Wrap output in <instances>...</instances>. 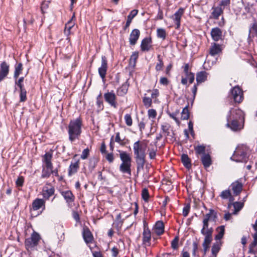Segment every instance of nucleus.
Instances as JSON below:
<instances>
[{"label": "nucleus", "instance_id": "nucleus-54", "mask_svg": "<svg viewBox=\"0 0 257 257\" xmlns=\"http://www.w3.org/2000/svg\"><path fill=\"white\" fill-rule=\"evenodd\" d=\"M143 102L146 107H151L152 103V98L148 97H144L143 99Z\"/></svg>", "mask_w": 257, "mask_h": 257}, {"label": "nucleus", "instance_id": "nucleus-30", "mask_svg": "<svg viewBox=\"0 0 257 257\" xmlns=\"http://www.w3.org/2000/svg\"><path fill=\"white\" fill-rule=\"evenodd\" d=\"M73 18H74V15L71 18V19L65 25L64 33L67 36H68L70 35L71 30L75 25V23L73 20Z\"/></svg>", "mask_w": 257, "mask_h": 257}, {"label": "nucleus", "instance_id": "nucleus-28", "mask_svg": "<svg viewBox=\"0 0 257 257\" xmlns=\"http://www.w3.org/2000/svg\"><path fill=\"white\" fill-rule=\"evenodd\" d=\"M119 152H120V159L122 161L121 163L131 164L132 159L130 155L126 152L120 151H119Z\"/></svg>", "mask_w": 257, "mask_h": 257}, {"label": "nucleus", "instance_id": "nucleus-60", "mask_svg": "<svg viewBox=\"0 0 257 257\" xmlns=\"http://www.w3.org/2000/svg\"><path fill=\"white\" fill-rule=\"evenodd\" d=\"M89 155V150L88 148L84 149L81 155V158L83 160L86 159Z\"/></svg>", "mask_w": 257, "mask_h": 257}, {"label": "nucleus", "instance_id": "nucleus-42", "mask_svg": "<svg viewBox=\"0 0 257 257\" xmlns=\"http://www.w3.org/2000/svg\"><path fill=\"white\" fill-rule=\"evenodd\" d=\"M157 36L159 38L165 40L166 38L167 33L166 30L163 28H158L157 30Z\"/></svg>", "mask_w": 257, "mask_h": 257}, {"label": "nucleus", "instance_id": "nucleus-61", "mask_svg": "<svg viewBox=\"0 0 257 257\" xmlns=\"http://www.w3.org/2000/svg\"><path fill=\"white\" fill-rule=\"evenodd\" d=\"M49 2L48 1L43 2L41 4V11L43 13L45 12V10H46L49 7Z\"/></svg>", "mask_w": 257, "mask_h": 257}, {"label": "nucleus", "instance_id": "nucleus-7", "mask_svg": "<svg viewBox=\"0 0 257 257\" xmlns=\"http://www.w3.org/2000/svg\"><path fill=\"white\" fill-rule=\"evenodd\" d=\"M105 101L111 107L116 108L117 107V97L113 90L104 94Z\"/></svg>", "mask_w": 257, "mask_h": 257}, {"label": "nucleus", "instance_id": "nucleus-45", "mask_svg": "<svg viewBox=\"0 0 257 257\" xmlns=\"http://www.w3.org/2000/svg\"><path fill=\"white\" fill-rule=\"evenodd\" d=\"M158 63H157L155 69L157 71H161L164 66V63L160 55L157 56Z\"/></svg>", "mask_w": 257, "mask_h": 257}, {"label": "nucleus", "instance_id": "nucleus-15", "mask_svg": "<svg viewBox=\"0 0 257 257\" xmlns=\"http://www.w3.org/2000/svg\"><path fill=\"white\" fill-rule=\"evenodd\" d=\"M161 130L163 133H164L166 137H171V139H173L174 133L172 130L171 129L170 125L168 123H164L161 124Z\"/></svg>", "mask_w": 257, "mask_h": 257}, {"label": "nucleus", "instance_id": "nucleus-18", "mask_svg": "<svg viewBox=\"0 0 257 257\" xmlns=\"http://www.w3.org/2000/svg\"><path fill=\"white\" fill-rule=\"evenodd\" d=\"M9 72V66L6 62H3L0 67V82L8 75Z\"/></svg>", "mask_w": 257, "mask_h": 257}, {"label": "nucleus", "instance_id": "nucleus-17", "mask_svg": "<svg viewBox=\"0 0 257 257\" xmlns=\"http://www.w3.org/2000/svg\"><path fill=\"white\" fill-rule=\"evenodd\" d=\"M140 35V32L137 29H134L130 34L129 38L130 44L132 45H135Z\"/></svg>", "mask_w": 257, "mask_h": 257}, {"label": "nucleus", "instance_id": "nucleus-26", "mask_svg": "<svg viewBox=\"0 0 257 257\" xmlns=\"http://www.w3.org/2000/svg\"><path fill=\"white\" fill-rule=\"evenodd\" d=\"M52 159V154L49 152L46 153L43 156V165L48 166V167L53 166Z\"/></svg>", "mask_w": 257, "mask_h": 257}, {"label": "nucleus", "instance_id": "nucleus-43", "mask_svg": "<svg viewBox=\"0 0 257 257\" xmlns=\"http://www.w3.org/2000/svg\"><path fill=\"white\" fill-rule=\"evenodd\" d=\"M23 70V65L22 63H19L15 66V70L14 75V77L17 79L20 74L22 73Z\"/></svg>", "mask_w": 257, "mask_h": 257}, {"label": "nucleus", "instance_id": "nucleus-46", "mask_svg": "<svg viewBox=\"0 0 257 257\" xmlns=\"http://www.w3.org/2000/svg\"><path fill=\"white\" fill-rule=\"evenodd\" d=\"M20 101L25 102L27 100V91L24 88H20Z\"/></svg>", "mask_w": 257, "mask_h": 257}, {"label": "nucleus", "instance_id": "nucleus-50", "mask_svg": "<svg viewBox=\"0 0 257 257\" xmlns=\"http://www.w3.org/2000/svg\"><path fill=\"white\" fill-rule=\"evenodd\" d=\"M115 142L118 143L120 146H123L126 144L124 139H121L119 132L116 133Z\"/></svg>", "mask_w": 257, "mask_h": 257}, {"label": "nucleus", "instance_id": "nucleus-19", "mask_svg": "<svg viewBox=\"0 0 257 257\" xmlns=\"http://www.w3.org/2000/svg\"><path fill=\"white\" fill-rule=\"evenodd\" d=\"M211 35L214 41H218L222 39V31L218 27L212 29Z\"/></svg>", "mask_w": 257, "mask_h": 257}, {"label": "nucleus", "instance_id": "nucleus-37", "mask_svg": "<svg viewBox=\"0 0 257 257\" xmlns=\"http://www.w3.org/2000/svg\"><path fill=\"white\" fill-rule=\"evenodd\" d=\"M189 80V83L191 84L194 80V74L193 73H190L188 75H186L185 77H182L181 83L183 85H186L187 81Z\"/></svg>", "mask_w": 257, "mask_h": 257}, {"label": "nucleus", "instance_id": "nucleus-20", "mask_svg": "<svg viewBox=\"0 0 257 257\" xmlns=\"http://www.w3.org/2000/svg\"><path fill=\"white\" fill-rule=\"evenodd\" d=\"M83 238L86 244H88L92 242L93 239V235L88 228L83 229Z\"/></svg>", "mask_w": 257, "mask_h": 257}, {"label": "nucleus", "instance_id": "nucleus-48", "mask_svg": "<svg viewBox=\"0 0 257 257\" xmlns=\"http://www.w3.org/2000/svg\"><path fill=\"white\" fill-rule=\"evenodd\" d=\"M189 112L188 109V106H186L182 110L181 113V118L182 119L186 120L189 118Z\"/></svg>", "mask_w": 257, "mask_h": 257}, {"label": "nucleus", "instance_id": "nucleus-8", "mask_svg": "<svg viewBox=\"0 0 257 257\" xmlns=\"http://www.w3.org/2000/svg\"><path fill=\"white\" fill-rule=\"evenodd\" d=\"M231 97L235 102L240 103L243 99V92L241 88L236 86L230 90Z\"/></svg>", "mask_w": 257, "mask_h": 257}, {"label": "nucleus", "instance_id": "nucleus-55", "mask_svg": "<svg viewBox=\"0 0 257 257\" xmlns=\"http://www.w3.org/2000/svg\"><path fill=\"white\" fill-rule=\"evenodd\" d=\"M243 206V203H241L239 202H235L233 203V207L234 208V213H235L236 212L239 211L241 209V208Z\"/></svg>", "mask_w": 257, "mask_h": 257}, {"label": "nucleus", "instance_id": "nucleus-56", "mask_svg": "<svg viewBox=\"0 0 257 257\" xmlns=\"http://www.w3.org/2000/svg\"><path fill=\"white\" fill-rule=\"evenodd\" d=\"M148 115L150 118L154 119L157 115V112L154 109H150L148 111Z\"/></svg>", "mask_w": 257, "mask_h": 257}, {"label": "nucleus", "instance_id": "nucleus-12", "mask_svg": "<svg viewBox=\"0 0 257 257\" xmlns=\"http://www.w3.org/2000/svg\"><path fill=\"white\" fill-rule=\"evenodd\" d=\"M201 233L204 236V239L202 243L204 252L205 254L208 248L209 245L212 240V233L207 232H201Z\"/></svg>", "mask_w": 257, "mask_h": 257}, {"label": "nucleus", "instance_id": "nucleus-47", "mask_svg": "<svg viewBox=\"0 0 257 257\" xmlns=\"http://www.w3.org/2000/svg\"><path fill=\"white\" fill-rule=\"evenodd\" d=\"M195 152L197 155L206 154L205 153V147L203 145H198L194 147Z\"/></svg>", "mask_w": 257, "mask_h": 257}, {"label": "nucleus", "instance_id": "nucleus-59", "mask_svg": "<svg viewBox=\"0 0 257 257\" xmlns=\"http://www.w3.org/2000/svg\"><path fill=\"white\" fill-rule=\"evenodd\" d=\"M24 182V178L23 176H19L16 181L18 187H22Z\"/></svg>", "mask_w": 257, "mask_h": 257}, {"label": "nucleus", "instance_id": "nucleus-13", "mask_svg": "<svg viewBox=\"0 0 257 257\" xmlns=\"http://www.w3.org/2000/svg\"><path fill=\"white\" fill-rule=\"evenodd\" d=\"M184 13V9L180 8L177 12H175L174 15L171 17V18L176 25V29H179L180 28L181 19Z\"/></svg>", "mask_w": 257, "mask_h": 257}, {"label": "nucleus", "instance_id": "nucleus-36", "mask_svg": "<svg viewBox=\"0 0 257 257\" xmlns=\"http://www.w3.org/2000/svg\"><path fill=\"white\" fill-rule=\"evenodd\" d=\"M202 163L205 168H207L211 164V160L210 156L208 154H204L201 158Z\"/></svg>", "mask_w": 257, "mask_h": 257}, {"label": "nucleus", "instance_id": "nucleus-6", "mask_svg": "<svg viewBox=\"0 0 257 257\" xmlns=\"http://www.w3.org/2000/svg\"><path fill=\"white\" fill-rule=\"evenodd\" d=\"M41 240V237L40 234L35 231H33L31 236L25 239V245L26 249L28 251L34 250Z\"/></svg>", "mask_w": 257, "mask_h": 257}, {"label": "nucleus", "instance_id": "nucleus-35", "mask_svg": "<svg viewBox=\"0 0 257 257\" xmlns=\"http://www.w3.org/2000/svg\"><path fill=\"white\" fill-rule=\"evenodd\" d=\"M79 168V161H76L74 163H71L69 166L68 169V175L71 176L72 175L76 173Z\"/></svg>", "mask_w": 257, "mask_h": 257}, {"label": "nucleus", "instance_id": "nucleus-52", "mask_svg": "<svg viewBox=\"0 0 257 257\" xmlns=\"http://www.w3.org/2000/svg\"><path fill=\"white\" fill-rule=\"evenodd\" d=\"M124 119L125 121V124L128 126H131L133 124V119L131 114H126L124 116Z\"/></svg>", "mask_w": 257, "mask_h": 257}, {"label": "nucleus", "instance_id": "nucleus-58", "mask_svg": "<svg viewBox=\"0 0 257 257\" xmlns=\"http://www.w3.org/2000/svg\"><path fill=\"white\" fill-rule=\"evenodd\" d=\"M142 198H143V199L145 201H148L149 197V192H148V190L147 189L144 188L143 189L142 193Z\"/></svg>", "mask_w": 257, "mask_h": 257}, {"label": "nucleus", "instance_id": "nucleus-44", "mask_svg": "<svg viewBox=\"0 0 257 257\" xmlns=\"http://www.w3.org/2000/svg\"><path fill=\"white\" fill-rule=\"evenodd\" d=\"M138 57L139 53L138 52H133L130 59V64L134 67L136 65V61L138 59Z\"/></svg>", "mask_w": 257, "mask_h": 257}, {"label": "nucleus", "instance_id": "nucleus-49", "mask_svg": "<svg viewBox=\"0 0 257 257\" xmlns=\"http://www.w3.org/2000/svg\"><path fill=\"white\" fill-rule=\"evenodd\" d=\"M167 113L169 115V116L173 118L178 124H179L180 121L179 119L177 117V115L179 113V110H177L175 112L173 113H171L168 111Z\"/></svg>", "mask_w": 257, "mask_h": 257}, {"label": "nucleus", "instance_id": "nucleus-53", "mask_svg": "<svg viewBox=\"0 0 257 257\" xmlns=\"http://www.w3.org/2000/svg\"><path fill=\"white\" fill-rule=\"evenodd\" d=\"M157 146L154 147L152 149H149V157L151 159H154L155 158L156 156V152H157Z\"/></svg>", "mask_w": 257, "mask_h": 257}, {"label": "nucleus", "instance_id": "nucleus-51", "mask_svg": "<svg viewBox=\"0 0 257 257\" xmlns=\"http://www.w3.org/2000/svg\"><path fill=\"white\" fill-rule=\"evenodd\" d=\"M123 223V219L121 218V214L119 213L116 217L115 223L117 227H121Z\"/></svg>", "mask_w": 257, "mask_h": 257}, {"label": "nucleus", "instance_id": "nucleus-10", "mask_svg": "<svg viewBox=\"0 0 257 257\" xmlns=\"http://www.w3.org/2000/svg\"><path fill=\"white\" fill-rule=\"evenodd\" d=\"M61 195L63 197L68 206L71 207L75 200V196L69 190H63L60 192Z\"/></svg>", "mask_w": 257, "mask_h": 257}, {"label": "nucleus", "instance_id": "nucleus-25", "mask_svg": "<svg viewBox=\"0 0 257 257\" xmlns=\"http://www.w3.org/2000/svg\"><path fill=\"white\" fill-rule=\"evenodd\" d=\"M154 229L157 235H160L162 234L164 232L163 222L162 221H158L154 226Z\"/></svg>", "mask_w": 257, "mask_h": 257}, {"label": "nucleus", "instance_id": "nucleus-21", "mask_svg": "<svg viewBox=\"0 0 257 257\" xmlns=\"http://www.w3.org/2000/svg\"><path fill=\"white\" fill-rule=\"evenodd\" d=\"M252 237L253 240L249 244V250L250 253L255 254L257 252V232L254 233Z\"/></svg>", "mask_w": 257, "mask_h": 257}, {"label": "nucleus", "instance_id": "nucleus-40", "mask_svg": "<svg viewBox=\"0 0 257 257\" xmlns=\"http://www.w3.org/2000/svg\"><path fill=\"white\" fill-rule=\"evenodd\" d=\"M220 249V244L218 242L214 243L212 246L211 253L214 257H216L218 252Z\"/></svg>", "mask_w": 257, "mask_h": 257}, {"label": "nucleus", "instance_id": "nucleus-1", "mask_svg": "<svg viewBox=\"0 0 257 257\" xmlns=\"http://www.w3.org/2000/svg\"><path fill=\"white\" fill-rule=\"evenodd\" d=\"M226 125L234 132L239 131L244 127V113L240 109L232 108L227 116Z\"/></svg>", "mask_w": 257, "mask_h": 257}, {"label": "nucleus", "instance_id": "nucleus-57", "mask_svg": "<svg viewBox=\"0 0 257 257\" xmlns=\"http://www.w3.org/2000/svg\"><path fill=\"white\" fill-rule=\"evenodd\" d=\"M15 84L17 85L19 88H24V85L23 84V82L24 80V77H20L18 80L17 79H15Z\"/></svg>", "mask_w": 257, "mask_h": 257}, {"label": "nucleus", "instance_id": "nucleus-39", "mask_svg": "<svg viewBox=\"0 0 257 257\" xmlns=\"http://www.w3.org/2000/svg\"><path fill=\"white\" fill-rule=\"evenodd\" d=\"M181 161L184 166L187 168H190L191 166L190 159L186 154H182L181 156Z\"/></svg>", "mask_w": 257, "mask_h": 257}, {"label": "nucleus", "instance_id": "nucleus-2", "mask_svg": "<svg viewBox=\"0 0 257 257\" xmlns=\"http://www.w3.org/2000/svg\"><path fill=\"white\" fill-rule=\"evenodd\" d=\"M147 144L143 142L138 141L133 145L135 158L137 164V168H143L146 156Z\"/></svg>", "mask_w": 257, "mask_h": 257}, {"label": "nucleus", "instance_id": "nucleus-27", "mask_svg": "<svg viewBox=\"0 0 257 257\" xmlns=\"http://www.w3.org/2000/svg\"><path fill=\"white\" fill-rule=\"evenodd\" d=\"M208 73L204 71L198 72L196 74V81L197 84L201 83L207 80Z\"/></svg>", "mask_w": 257, "mask_h": 257}, {"label": "nucleus", "instance_id": "nucleus-11", "mask_svg": "<svg viewBox=\"0 0 257 257\" xmlns=\"http://www.w3.org/2000/svg\"><path fill=\"white\" fill-rule=\"evenodd\" d=\"M42 208V211L45 209V200L43 199L37 198L35 199L31 208V211H37Z\"/></svg>", "mask_w": 257, "mask_h": 257}, {"label": "nucleus", "instance_id": "nucleus-63", "mask_svg": "<svg viewBox=\"0 0 257 257\" xmlns=\"http://www.w3.org/2000/svg\"><path fill=\"white\" fill-rule=\"evenodd\" d=\"M178 238L176 237L171 242V247L175 249L178 248Z\"/></svg>", "mask_w": 257, "mask_h": 257}, {"label": "nucleus", "instance_id": "nucleus-33", "mask_svg": "<svg viewBox=\"0 0 257 257\" xmlns=\"http://www.w3.org/2000/svg\"><path fill=\"white\" fill-rule=\"evenodd\" d=\"M131 164L121 163L119 166V171L122 173L131 175Z\"/></svg>", "mask_w": 257, "mask_h": 257}, {"label": "nucleus", "instance_id": "nucleus-34", "mask_svg": "<svg viewBox=\"0 0 257 257\" xmlns=\"http://www.w3.org/2000/svg\"><path fill=\"white\" fill-rule=\"evenodd\" d=\"M138 11L136 10H132L130 14L127 16V21L125 24V26L124 27V29L126 30L130 25L132 20L138 14Z\"/></svg>", "mask_w": 257, "mask_h": 257}, {"label": "nucleus", "instance_id": "nucleus-62", "mask_svg": "<svg viewBox=\"0 0 257 257\" xmlns=\"http://www.w3.org/2000/svg\"><path fill=\"white\" fill-rule=\"evenodd\" d=\"M190 206L189 204H187L183 208V215L185 217H186L188 215V214L190 211Z\"/></svg>", "mask_w": 257, "mask_h": 257}, {"label": "nucleus", "instance_id": "nucleus-23", "mask_svg": "<svg viewBox=\"0 0 257 257\" xmlns=\"http://www.w3.org/2000/svg\"><path fill=\"white\" fill-rule=\"evenodd\" d=\"M221 50L222 49L220 45L213 43L211 44L209 53L211 56H215L220 53Z\"/></svg>", "mask_w": 257, "mask_h": 257}, {"label": "nucleus", "instance_id": "nucleus-9", "mask_svg": "<svg viewBox=\"0 0 257 257\" xmlns=\"http://www.w3.org/2000/svg\"><path fill=\"white\" fill-rule=\"evenodd\" d=\"M107 68L108 65L107 59L105 56H102L101 66L98 68V71L99 75L103 81L105 80Z\"/></svg>", "mask_w": 257, "mask_h": 257}, {"label": "nucleus", "instance_id": "nucleus-64", "mask_svg": "<svg viewBox=\"0 0 257 257\" xmlns=\"http://www.w3.org/2000/svg\"><path fill=\"white\" fill-rule=\"evenodd\" d=\"M159 9L157 16L156 17L157 20H162L163 19V11L160 9V5H158Z\"/></svg>", "mask_w": 257, "mask_h": 257}, {"label": "nucleus", "instance_id": "nucleus-3", "mask_svg": "<svg viewBox=\"0 0 257 257\" xmlns=\"http://www.w3.org/2000/svg\"><path fill=\"white\" fill-rule=\"evenodd\" d=\"M82 119L80 117L71 120L68 126L69 140L71 142L79 139L82 133Z\"/></svg>", "mask_w": 257, "mask_h": 257}, {"label": "nucleus", "instance_id": "nucleus-29", "mask_svg": "<svg viewBox=\"0 0 257 257\" xmlns=\"http://www.w3.org/2000/svg\"><path fill=\"white\" fill-rule=\"evenodd\" d=\"M53 166L48 167V166H42V172L41 177L43 178H49L51 174H52V169Z\"/></svg>", "mask_w": 257, "mask_h": 257}, {"label": "nucleus", "instance_id": "nucleus-38", "mask_svg": "<svg viewBox=\"0 0 257 257\" xmlns=\"http://www.w3.org/2000/svg\"><path fill=\"white\" fill-rule=\"evenodd\" d=\"M128 86L127 84L124 83L120 87L117 89V93L119 96H123L127 92Z\"/></svg>", "mask_w": 257, "mask_h": 257}, {"label": "nucleus", "instance_id": "nucleus-22", "mask_svg": "<svg viewBox=\"0 0 257 257\" xmlns=\"http://www.w3.org/2000/svg\"><path fill=\"white\" fill-rule=\"evenodd\" d=\"M55 189L53 187H44L43 189V196L45 199H49V198L54 194Z\"/></svg>", "mask_w": 257, "mask_h": 257}, {"label": "nucleus", "instance_id": "nucleus-32", "mask_svg": "<svg viewBox=\"0 0 257 257\" xmlns=\"http://www.w3.org/2000/svg\"><path fill=\"white\" fill-rule=\"evenodd\" d=\"M220 196L222 199H228L229 202H233L234 200L233 196L231 195L229 189L225 190L222 191Z\"/></svg>", "mask_w": 257, "mask_h": 257}, {"label": "nucleus", "instance_id": "nucleus-31", "mask_svg": "<svg viewBox=\"0 0 257 257\" xmlns=\"http://www.w3.org/2000/svg\"><path fill=\"white\" fill-rule=\"evenodd\" d=\"M223 10L221 7H216L212 8L211 16L215 19H218L219 16L223 13Z\"/></svg>", "mask_w": 257, "mask_h": 257}, {"label": "nucleus", "instance_id": "nucleus-14", "mask_svg": "<svg viewBox=\"0 0 257 257\" xmlns=\"http://www.w3.org/2000/svg\"><path fill=\"white\" fill-rule=\"evenodd\" d=\"M242 187V184L239 181L232 183L230 186V189L232 191L234 196H237L241 193Z\"/></svg>", "mask_w": 257, "mask_h": 257}, {"label": "nucleus", "instance_id": "nucleus-4", "mask_svg": "<svg viewBox=\"0 0 257 257\" xmlns=\"http://www.w3.org/2000/svg\"><path fill=\"white\" fill-rule=\"evenodd\" d=\"M249 156L248 148L244 145H238L234 151L231 160L236 162L246 163Z\"/></svg>", "mask_w": 257, "mask_h": 257}, {"label": "nucleus", "instance_id": "nucleus-16", "mask_svg": "<svg viewBox=\"0 0 257 257\" xmlns=\"http://www.w3.org/2000/svg\"><path fill=\"white\" fill-rule=\"evenodd\" d=\"M152 39L151 38L146 37L141 42V49L142 51H149L152 48Z\"/></svg>", "mask_w": 257, "mask_h": 257}, {"label": "nucleus", "instance_id": "nucleus-5", "mask_svg": "<svg viewBox=\"0 0 257 257\" xmlns=\"http://www.w3.org/2000/svg\"><path fill=\"white\" fill-rule=\"evenodd\" d=\"M217 218L216 212L212 209H210L209 210V212L206 213L204 215V219L203 220V226L201 229V232H207L209 233H213V228L212 227H209V221H212L215 222Z\"/></svg>", "mask_w": 257, "mask_h": 257}, {"label": "nucleus", "instance_id": "nucleus-24", "mask_svg": "<svg viewBox=\"0 0 257 257\" xmlns=\"http://www.w3.org/2000/svg\"><path fill=\"white\" fill-rule=\"evenodd\" d=\"M151 238V231L148 228H144L143 233V241L144 244H150Z\"/></svg>", "mask_w": 257, "mask_h": 257}, {"label": "nucleus", "instance_id": "nucleus-41", "mask_svg": "<svg viewBox=\"0 0 257 257\" xmlns=\"http://www.w3.org/2000/svg\"><path fill=\"white\" fill-rule=\"evenodd\" d=\"M217 231H218V234L215 236V239L220 240L221 239L224 234V226H220L217 228Z\"/></svg>", "mask_w": 257, "mask_h": 257}]
</instances>
